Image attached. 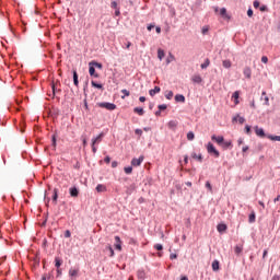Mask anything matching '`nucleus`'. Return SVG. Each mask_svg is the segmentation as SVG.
<instances>
[{"label":"nucleus","instance_id":"nucleus-15","mask_svg":"<svg viewBox=\"0 0 280 280\" xmlns=\"http://www.w3.org/2000/svg\"><path fill=\"white\" fill-rule=\"evenodd\" d=\"M90 75H94V78H100V74L95 73V66L91 65L89 68Z\"/></svg>","mask_w":280,"mask_h":280},{"label":"nucleus","instance_id":"nucleus-37","mask_svg":"<svg viewBox=\"0 0 280 280\" xmlns=\"http://www.w3.org/2000/svg\"><path fill=\"white\" fill-rule=\"evenodd\" d=\"M234 121H238V124H244V121H246V119L242 116H237L236 118H234Z\"/></svg>","mask_w":280,"mask_h":280},{"label":"nucleus","instance_id":"nucleus-2","mask_svg":"<svg viewBox=\"0 0 280 280\" xmlns=\"http://www.w3.org/2000/svg\"><path fill=\"white\" fill-rule=\"evenodd\" d=\"M97 106L100 108H106V110H115L117 108V105L114 103H97Z\"/></svg>","mask_w":280,"mask_h":280},{"label":"nucleus","instance_id":"nucleus-31","mask_svg":"<svg viewBox=\"0 0 280 280\" xmlns=\"http://www.w3.org/2000/svg\"><path fill=\"white\" fill-rule=\"evenodd\" d=\"M55 266L56 268H60L62 266V260L58 257L55 258Z\"/></svg>","mask_w":280,"mask_h":280},{"label":"nucleus","instance_id":"nucleus-62","mask_svg":"<svg viewBox=\"0 0 280 280\" xmlns=\"http://www.w3.org/2000/svg\"><path fill=\"white\" fill-rule=\"evenodd\" d=\"M139 102H145V96H140Z\"/></svg>","mask_w":280,"mask_h":280},{"label":"nucleus","instance_id":"nucleus-8","mask_svg":"<svg viewBox=\"0 0 280 280\" xmlns=\"http://www.w3.org/2000/svg\"><path fill=\"white\" fill-rule=\"evenodd\" d=\"M79 272H80V269L70 268L69 277H71V279H75L78 277Z\"/></svg>","mask_w":280,"mask_h":280},{"label":"nucleus","instance_id":"nucleus-14","mask_svg":"<svg viewBox=\"0 0 280 280\" xmlns=\"http://www.w3.org/2000/svg\"><path fill=\"white\" fill-rule=\"evenodd\" d=\"M156 93H161V88L155 86L153 90L149 91V94L151 95V97H154Z\"/></svg>","mask_w":280,"mask_h":280},{"label":"nucleus","instance_id":"nucleus-50","mask_svg":"<svg viewBox=\"0 0 280 280\" xmlns=\"http://www.w3.org/2000/svg\"><path fill=\"white\" fill-rule=\"evenodd\" d=\"M135 132H136V135H138L139 137H141V135H143V130H141V129H136Z\"/></svg>","mask_w":280,"mask_h":280},{"label":"nucleus","instance_id":"nucleus-28","mask_svg":"<svg viewBox=\"0 0 280 280\" xmlns=\"http://www.w3.org/2000/svg\"><path fill=\"white\" fill-rule=\"evenodd\" d=\"M73 83L74 86H78V84H80V82L78 81V72L75 70L73 71Z\"/></svg>","mask_w":280,"mask_h":280},{"label":"nucleus","instance_id":"nucleus-55","mask_svg":"<svg viewBox=\"0 0 280 280\" xmlns=\"http://www.w3.org/2000/svg\"><path fill=\"white\" fill-rule=\"evenodd\" d=\"M247 16H253V9H248V11H247Z\"/></svg>","mask_w":280,"mask_h":280},{"label":"nucleus","instance_id":"nucleus-38","mask_svg":"<svg viewBox=\"0 0 280 280\" xmlns=\"http://www.w3.org/2000/svg\"><path fill=\"white\" fill-rule=\"evenodd\" d=\"M222 148H231V145H232V142L231 141H224L223 140V142H222Z\"/></svg>","mask_w":280,"mask_h":280},{"label":"nucleus","instance_id":"nucleus-4","mask_svg":"<svg viewBox=\"0 0 280 280\" xmlns=\"http://www.w3.org/2000/svg\"><path fill=\"white\" fill-rule=\"evenodd\" d=\"M143 163V155H141L140 158H133L132 160H131V165L133 166V167H139V165H141Z\"/></svg>","mask_w":280,"mask_h":280},{"label":"nucleus","instance_id":"nucleus-17","mask_svg":"<svg viewBox=\"0 0 280 280\" xmlns=\"http://www.w3.org/2000/svg\"><path fill=\"white\" fill-rule=\"evenodd\" d=\"M105 250H107V253H109V257H115V250L113 249V246L107 245L105 247Z\"/></svg>","mask_w":280,"mask_h":280},{"label":"nucleus","instance_id":"nucleus-61","mask_svg":"<svg viewBox=\"0 0 280 280\" xmlns=\"http://www.w3.org/2000/svg\"><path fill=\"white\" fill-rule=\"evenodd\" d=\"M206 187L209 188L210 191H211V183L207 182V183H206Z\"/></svg>","mask_w":280,"mask_h":280},{"label":"nucleus","instance_id":"nucleus-12","mask_svg":"<svg viewBox=\"0 0 280 280\" xmlns=\"http://www.w3.org/2000/svg\"><path fill=\"white\" fill-rule=\"evenodd\" d=\"M226 229H228V226L224 223H220L217 226V231H219L220 233H224L226 231Z\"/></svg>","mask_w":280,"mask_h":280},{"label":"nucleus","instance_id":"nucleus-59","mask_svg":"<svg viewBox=\"0 0 280 280\" xmlns=\"http://www.w3.org/2000/svg\"><path fill=\"white\" fill-rule=\"evenodd\" d=\"M52 145L56 148V136H52Z\"/></svg>","mask_w":280,"mask_h":280},{"label":"nucleus","instance_id":"nucleus-54","mask_svg":"<svg viewBox=\"0 0 280 280\" xmlns=\"http://www.w3.org/2000/svg\"><path fill=\"white\" fill-rule=\"evenodd\" d=\"M177 257H178V255H176V254H171L170 255V259H177Z\"/></svg>","mask_w":280,"mask_h":280},{"label":"nucleus","instance_id":"nucleus-24","mask_svg":"<svg viewBox=\"0 0 280 280\" xmlns=\"http://www.w3.org/2000/svg\"><path fill=\"white\" fill-rule=\"evenodd\" d=\"M220 15L223 18V19H229V14L226 13V8H222L220 10Z\"/></svg>","mask_w":280,"mask_h":280},{"label":"nucleus","instance_id":"nucleus-64","mask_svg":"<svg viewBox=\"0 0 280 280\" xmlns=\"http://www.w3.org/2000/svg\"><path fill=\"white\" fill-rule=\"evenodd\" d=\"M272 280H280V277H279V276H275V277L272 278Z\"/></svg>","mask_w":280,"mask_h":280},{"label":"nucleus","instance_id":"nucleus-33","mask_svg":"<svg viewBox=\"0 0 280 280\" xmlns=\"http://www.w3.org/2000/svg\"><path fill=\"white\" fill-rule=\"evenodd\" d=\"M89 65H90V67L92 65L93 67H96V69H102V63H100L97 61H91Z\"/></svg>","mask_w":280,"mask_h":280},{"label":"nucleus","instance_id":"nucleus-52","mask_svg":"<svg viewBox=\"0 0 280 280\" xmlns=\"http://www.w3.org/2000/svg\"><path fill=\"white\" fill-rule=\"evenodd\" d=\"M65 237H71V231L67 230V231L65 232Z\"/></svg>","mask_w":280,"mask_h":280},{"label":"nucleus","instance_id":"nucleus-35","mask_svg":"<svg viewBox=\"0 0 280 280\" xmlns=\"http://www.w3.org/2000/svg\"><path fill=\"white\" fill-rule=\"evenodd\" d=\"M165 97H166V100H172V97H174V92H172V91H166V92H165Z\"/></svg>","mask_w":280,"mask_h":280},{"label":"nucleus","instance_id":"nucleus-46","mask_svg":"<svg viewBox=\"0 0 280 280\" xmlns=\"http://www.w3.org/2000/svg\"><path fill=\"white\" fill-rule=\"evenodd\" d=\"M166 109H167V105L165 104L159 105V110H166Z\"/></svg>","mask_w":280,"mask_h":280},{"label":"nucleus","instance_id":"nucleus-25","mask_svg":"<svg viewBox=\"0 0 280 280\" xmlns=\"http://www.w3.org/2000/svg\"><path fill=\"white\" fill-rule=\"evenodd\" d=\"M96 191H98V194H101L102 191H106V186L98 184L96 186Z\"/></svg>","mask_w":280,"mask_h":280},{"label":"nucleus","instance_id":"nucleus-49","mask_svg":"<svg viewBox=\"0 0 280 280\" xmlns=\"http://www.w3.org/2000/svg\"><path fill=\"white\" fill-rule=\"evenodd\" d=\"M245 132L246 135H250V126L248 125L245 126Z\"/></svg>","mask_w":280,"mask_h":280},{"label":"nucleus","instance_id":"nucleus-45","mask_svg":"<svg viewBox=\"0 0 280 280\" xmlns=\"http://www.w3.org/2000/svg\"><path fill=\"white\" fill-rule=\"evenodd\" d=\"M154 248H155V250H163V245H161V244H155V245H154Z\"/></svg>","mask_w":280,"mask_h":280},{"label":"nucleus","instance_id":"nucleus-11","mask_svg":"<svg viewBox=\"0 0 280 280\" xmlns=\"http://www.w3.org/2000/svg\"><path fill=\"white\" fill-rule=\"evenodd\" d=\"M115 248L116 250H121V238L119 236H115Z\"/></svg>","mask_w":280,"mask_h":280},{"label":"nucleus","instance_id":"nucleus-41","mask_svg":"<svg viewBox=\"0 0 280 280\" xmlns=\"http://www.w3.org/2000/svg\"><path fill=\"white\" fill-rule=\"evenodd\" d=\"M194 138H195L194 132L190 131V132L187 133L188 141H194Z\"/></svg>","mask_w":280,"mask_h":280},{"label":"nucleus","instance_id":"nucleus-6","mask_svg":"<svg viewBox=\"0 0 280 280\" xmlns=\"http://www.w3.org/2000/svg\"><path fill=\"white\" fill-rule=\"evenodd\" d=\"M243 73H244L245 78H247V80H250V78L253 75V70L250 69V67H245L243 70Z\"/></svg>","mask_w":280,"mask_h":280},{"label":"nucleus","instance_id":"nucleus-22","mask_svg":"<svg viewBox=\"0 0 280 280\" xmlns=\"http://www.w3.org/2000/svg\"><path fill=\"white\" fill-rule=\"evenodd\" d=\"M261 100L265 102V105L268 106L270 98L266 95V92H262Z\"/></svg>","mask_w":280,"mask_h":280},{"label":"nucleus","instance_id":"nucleus-40","mask_svg":"<svg viewBox=\"0 0 280 280\" xmlns=\"http://www.w3.org/2000/svg\"><path fill=\"white\" fill-rule=\"evenodd\" d=\"M192 159H196L197 161L201 162L202 161V155L201 154H196V153H192Z\"/></svg>","mask_w":280,"mask_h":280},{"label":"nucleus","instance_id":"nucleus-5","mask_svg":"<svg viewBox=\"0 0 280 280\" xmlns=\"http://www.w3.org/2000/svg\"><path fill=\"white\" fill-rule=\"evenodd\" d=\"M211 140L215 141V143H218V145H222V143H224V137H222V136L217 137L215 135H213L211 137Z\"/></svg>","mask_w":280,"mask_h":280},{"label":"nucleus","instance_id":"nucleus-43","mask_svg":"<svg viewBox=\"0 0 280 280\" xmlns=\"http://www.w3.org/2000/svg\"><path fill=\"white\" fill-rule=\"evenodd\" d=\"M125 173L126 174H132V167L131 166L125 167Z\"/></svg>","mask_w":280,"mask_h":280},{"label":"nucleus","instance_id":"nucleus-26","mask_svg":"<svg viewBox=\"0 0 280 280\" xmlns=\"http://www.w3.org/2000/svg\"><path fill=\"white\" fill-rule=\"evenodd\" d=\"M267 139H270V141H280V136L268 135Z\"/></svg>","mask_w":280,"mask_h":280},{"label":"nucleus","instance_id":"nucleus-16","mask_svg":"<svg viewBox=\"0 0 280 280\" xmlns=\"http://www.w3.org/2000/svg\"><path fill=\"white\" fill-rule=\"evenodd\" d=\"M212 270L214 272H218V270H220V261L219 260H213L212 261Z\"/></svg>","mask_w":280,"mask_h":280},{"label":"nucleus","instance_id":"nucleus-53","mask_svg":"<svg viewBox=\"0 0 280 280\" xmlns=\"http://www.w3.org/2000/svg\"><path fill=\"white\" fill-rule=\"evenodd\" d=\"M147 30H148L149 32H152V30H154V24H150V25L147 27Z\"/></svg>","mask_w":280,"mask_h":280},{"label":"nucleus","instance_id":"nucleus-29","mask_svg":"<svg viewBox=\"0 0 280 280\" xmlns=\"http://www.w3.org/2000/svg\"><path fill=\"white\" fill-rule=\"evenodd\" d=\"M223 67L224 69H231L232 67L231 60H223Z\"/></svg>","mask_w":280,"mask_h":280},{"label":"nucleus","instance_id":"nucleus-32","mask_svg":"<svg viewBox=\"0 0 280 280\" xmlns=\"http://www.w3.org/2000/svg\"><path fill=\"white\" fill-rule=\"evenodd\" d=\"M242 250H244V248L242 246H240V245H236L235 248H234V253L236 255H240L242 253Z\"/></svg>","mask_w":280,"mask_h":280},{"label":"nucleus","instance_id":"nucleus-47","mask_svg":"<svg viewBox=\"0 0 280 280\" xmlns=\"http://www.w3.org/2000/svg\"><path fill=\"white\" fill-rule=\"evenodd\" d=\"M261 62H264V65H268V57L267 56H262L261 57Z\"/></svg>","mask_w":280,"mask_h":280},{"label":"nucleus","instance_id":"nucleus-30","mask_svg":"<svg viewBox=\"0 0 280 280\" xmlns=\"http://www.w3.org/2000/svg\"><path fill=\"white\" fill-rule=\"evenodd\" d=\"M60 83H52L51 84V89H52V93L54 94H56L58 91H60V89H58V85H59Z\"/></svg>","mask_w":280,"mask_h":280},{"label":"nucleus","instance_id":"nucleus-23","mask_svg":"<svg viewBox=\"0 0 280 280\" xmlns=\"http://www.w3.org/2000/svg\"><path fill=\"white\" fill-rule=\"evenodd\" d=\"M102 137H104V133H100L96 138L92 139L93 145H95V143L102 141Z\"/></svg>","mask_w":280,"mask_h":280},{"label":"nucleus","instance_id":"nucleus-36","mask_svg":"<svg viewBox=\"0 0 280 280\" xmlns=\"http://www.w3.org/2000/svg\"><path fill=\"white\" fill-rule=\"evenodd\" d=\"M91 84L94 89H104V85L96 83L95 81H92Z\"/></svg>","mask_w":280,"mask_h":280},{"label":"nucleus","instance_id":"nucleus-21","mask_svg":"<svg viewBox=\"0 0 280 280\" xmlns=\"http://www.w3.org/2000/svg\"><path fill=\"white\" fill-rule=\"evenodd\" d=\"M133 113H137V115H140V117H142V115H143L145 112H144L143 108H141V107H135V108H133Z\"/></svg>","mask_w":280,"mask_h":280},{"label":"nucleus","instance_id":"nucleus-42","mask_svg":"<svg viewBox=\"0 0 280 280\" xmlns=\"http://www.w3.org/2000/svg\"><path fill=\"white\" fill-rule=\"evenodd\" d=\"M209 33V26H203L201 30V34L207 35Z\"/></svg>","mask_w":280,"mask_h":280},{"label":"nucleus","instance_id":"nucleus-57","mask_svg":"<svg viewBox=\"0 0 280 280\" xmlns=\"http://www.w3.org/2000/svg\"><path fill=\"white\" fill-rule=\"evenodd\" d=\"M84 108L85 110H89V103L86 102V100H84Z\"/></svg>","mask_w":280,"mask_h":280},{"label":"nucleus","instance_id":"nucleus-7","mask_svg":"<svg viewBox=\"0 0 280 280\" xmlns=\"http://www.w3.org/2000/svg\"><path fill=\"white\" fill-rule=\"evenodd\" d=\"M191 82L195 84H202V77H200V74H194L191 77Z\"/></svg>","mask_w":280,"mask_h":280},{"label":"nucleus","instance_id":"nucleus-51","mask_svg":"<svg viewBox=\"0 0 280 280\" xmlns=\"http://www.w3.org/2000/svg\"><path fill=\"white\" fill-rule=\"evenodd\" d=\"M57 277H62V269L57 268Z\"/></svg>","mask_w":280,"mask_h":280},{"label":"nucleus","instance_id":"nucleus-44","mask_svg":"<svg viewBox=\"0 0 280 280\" xmlns=\"http://www.w3.org/2000/svg\"><path fill=\"white\" fill-rule=\"evenodd\" d=\"M121 93H124L125 97H130V91L121 90Z\"/></svg>","mask_w":280,"mask_h":280},{"label":"nucleus","instance_id":"nucleus-34","mask_svg":"<svg viewBox=\"0 0 280 280\" xmlns=\"http://www.w3.org/2000/svg\"><path fill=\"white\" fill-rule=\"evenodd\" d=\"M255 219H256L255 212H252V213L249 214V217H248V222H249V224H253V222H255Z\"/></svg>","mask_w":280,"mask_h":280},{"label":"nucleus","instance_id":"nucleus-63","mask_svg":"<svg viewBox=\"0 0 280 280\" xmlns=\"http://www.w3.org/2000/svg\"><path fill=\"white\" fill-rule=\"evenodd\" d=\"M117 162L116 161H114V162H112V167H117Z\"/></svg>","mask_w":280,"mask_h":280},{"label":"nucleus","instance_id":"nucleus-60","mask_svg":"<svg viewBox=\"0 0 280 280\" xmlns=\"http://www.w3.org/2000/svg\"><path fill=\"white\" fill-rule=\"evenodd\" d=\"M120 14H121V12L119 11V9H116L115 15H116V16H119Z\"/></svg>","mask_w":280,"mask_h":280},{"label":"nucleus","instance_id":"nucleus-18","mask_svg":"<svg viewBox=\"0 0 280 280\" xmlns=\"http://www.w3.org/2000/svg\"><path fill=\"white\" fill-rule=\"evenodd\" d=\"M158 58L159 60H163V58H165V50L163 49H158Z\"/></svg>","mask_w":280,"mask_h":280},{"label":"nucleus","instance_id":"nucleus-13","mask_svg":"<svg viewBox=\"0 0 280 280\" xmlns=\"http://www.w3.org/2000/svg\"><path fill=\"white\" fill-rule=\"evenodd\" d=\"M177 127H178V120H171V121H168V128L171 130H174Z\"/></svg>","mask_w":280,"mask_h":280},{"label":"nucleus","instance_id":"nucleus-1","mask_svg":"<svg viewBox=\"0 0 280 280\" xmlns=\"http://www.w3.org/2000/svg\"><path fill=\"white\" fill-rule=\"evenodd\" d=\"M207 151L209 154H213V156H215V159H218L220 156V151H217L215 147L211 142L208 143Z\"/></svg>","mask_w":280,"mask_h":280},{"label":"nucleus","instance_id":"nucleus-39","mask_svg":"<svg viewBox=\"0 0 280 280\" xmlns=\"http://www.w3.org/2000/svg\"><path fill=\"white\" fill-rule=\"evenodd\" d=\"M138 278L141 279V280H144L145 279V271H138Z\"/></svg>","mask_w":280,"mask_h":280},{"label":"nucleus","instance_id":"nucleus-27","mask_svg":"<svg viewBox=\"0 0 280 280\" xmlns=\"http://www.w3.org/2000/svg\"><path fill=\"white\" fill-rule=\"evenodd\" d=\"M211 65V60L207 58L203 63H201V69H207Z\"/></svg>","mask_w":280,"mask_h":280},{"label":"nucleus","instance_id":"nucleus-9","mask_svg":"<svg viewBox=\"0 0 280 280\" xmlns=\"http://www.w3.org/2000/svg\"><path fill=\"white\" fill-rule=\"evenodd\" d=\"M70 196H71L72 198H78V196H80V190H78L77 187H71V188H70Z\"/></svg>","mask_w":280,"mask_h":280},{"label":"nucleus","instance_id":"nucleus-20","mask_svg":"<svg viewBox=\"0 0 280 280\" xmlns=\"http://www.w3.org/2000/svg\"><path fill=\"white\" fill-rule=\"evenodd\" d=\"M52 202H54L55 205L58 202V188H55V189H54Z\"/></svg>","mask_w":280,"mask_h":280},{"label":"nucleus","instance_id":"nucleus-19","mask_svg":"<svg viewBox=\"0 0 280 280\" xmlns=\"http://www.w3.org/2000/svg\"><path fill=\"white\" fill-rule=\"evenodd\" d=\"M175 102L185 103V95H183V94L175 95Z\"/></svg>","mask_w":280,"mask_h":280},{"label":"nucleus","instance_id":"nucleus-3","mask_svg":"<svg viewBox=\"0 0 280 280\" xmlns=\"http://www.w3.org/2000/svg\"><path fill=\"white\" fill-rule=\"evenodd\" d=\"M254 130L256 132V136L260 137V139L266 138V132L264 131V128H259V126H255Z\"/></svg>","mask_w":280,"mask_h":280},{"label":"nucleus","instance_id":"nucleus-48","mask_svg":"<svg viewBox=\"0 0 280 280\" xmlns=\"http://www.w3.org/2000/svg\"><path fill=\"white\" fill-rule=\"evenodd\" d=\"M110 5H112V8L114 10H118L119 9V8H117V1H113Z\"/></svg>","mask_w":280,"mask_h":280},{"label":"nucleus","instance_id":"nucleus-56","mask_svg":"<svg viewBox=\"0 0 280 280\" xmlns=\"http://www.w3.org/2000/svg\"><path fill=\"white\" fill-rule=\"evenodd\" d=\"M104 162H105V163H110V156L107 155V156L104 159Z\"/></svg>","mask_w":280,"mask_h":280},{"label":"nucleus","instance_id":"nucleus-10","mask_svg":"<svg viewBox=\"0 0 280 280\" xmlns=\"http://www.w3.org/2000/svg\"><path fill=\"white\" fill-rule=\"evenodd\" d=\"M232 100H234L235 106H237V104H240V91H235V92L233 93Z\"/></svg>","mask_w":280,"mask_h":280},{"label":"nucleus","instance_id":"nucleus-58","mask_svg":"<svg viewBox=\"0 0 280 280\" xmlns=\"http://www.w3.org/2000/svg\"><path fill=\"white\" fill-rule=\"evenodd\" d=\"M254 8H259V1H254Z\"/></svg>","mask_w":280,"mask_h":280}]
</instances>
